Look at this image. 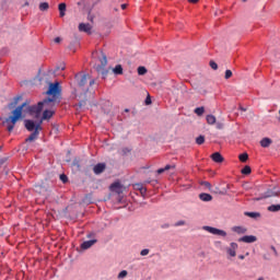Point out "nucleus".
<instances>
[{
    "label": "nucleus",
    "mask_w": 280,
    "mask_h": 280,
    "mask_svg": "<svg viewBox=\"0 0 280 280\" xmlns=\"http://www.w3.org/2000/svg\"><path fill=\"white\" fill-rule=\"evenodd\" d=\"M168 170H176V165H172V164L165 165L164 171L168 172Z\"/></svg>",
    "instance_id": "nucleus-45"
},
{
    "label": "nucleus",
    "mask_w": 280,
    "mask_h": 280,
    "mask_svg": "<svg viewBox=\"0 0 280 280\" xmlns=\"http://www.w3.org/2000/svg\"><path fill=\"white\" fill-rule=\"evenodd\" d=\"M141 187H143V184H136L135 185V188L138 189V191H139V189H141Z\"/></svg>",
    "instance_id": "nucleus-54"
},
{
    "label": "nucleus",
    "mask_w": 280,
    "mask_h": 280,
    "mask_svg": "<svg viewBox=\"0 0 280 280\" xmlns=\"http://www.w3.org/2000/svg\"><path fill=\"white\" fill-rule=\"evenodd\" d=\"M8 161V158L0 159V167L1 165H4V163Z\"/></svg>",
    "instance_id": "nucleus-50"
},
{
    "label": "nucleus",
    "mask_w": 280,
    "mask_h": 280,
    "mask_svg": "<svg viewBox=\"0 0 280 280\" xmlns=\"http://www.w3.org/2000/svg\"><path fill=\"white\" fill-rule=\"evenodd\" d=\"M240 110H242L243 113H246V108L245 107L240 106Z\"/></svg>",
    "instance_id": "nucleus-62"
},
{
    "label": "nucleus",
    "mask_w": 280,
    "mask_h": 280,
    "mask_svg": "<svg viewBox=\"0 0 280 280\" xmlns=\"http://www.w3.org/2000/svg\"><path fill=\"white\" fill-rule=\"evenodd\" d=\"M238 160L241 161V163H246L248 161V153L247 152L241 153L238 155Z\"/></svg>",
    "instance_id": "nucleus-31"
},
{
    "label": "nucleus",
    "mask_w": 280,
    "mask_h": 280,
    "mask_svg": "<svg viewBox=\"0 0 280 280\" xmlns=\"http://www.w3.org/2000/svg\"><path fill=\"white\" fill-rule=\"evenodd\" d=\"M78 45H80V42H78V39H75L69 44L68 49H70V51H73V54H75V49H77Z\"/></svg>",
    "instance_id": "nucleus-27"
},
{
    "label": "nucleus",
    "mask_w": 280,
    "mask_h": 280,
    "mask_svg": "<svg viewBox=\"0 0 280 280\" xmlns=\"http://www.w3.org/2000/svg\"><path fill=\"white\" fill-rule=\"evenodd\" d=\"M238 259H246V256H244V255H238Z\"/></svg>",
    "instance_id": "nucleus-61"
},
{
    "label": "nucleus",
    "mask_w": 280,
    "mask_h": 280,
    "mask_svg": "<svg viewBox=\"0 0 280 280\" xmlns=\"http://www.w3.org/2000/svg\"><path fill=\"white\" fill-rule=\"evenodd\" d=\"M86 12H88V20L91 21V23H93V19H95V16L91 14V12H93V7L88 8Z\"/></svg>",
    "instance_id": "nucleus-38"
},
{
    "label": "nucleus",
    "mask_w": 280,
    "mask_h": 280,
    "mask_svg": "<svg viewBox=\"0 0 280 280\" xmlns=\"http://www.w3.org/2000/svg\"><path fill=\"white\" fill-rule=\"evenodd\" d=\"M267 211H270L271 213H277L280 211V203L271 205L267 208Z\"/></svg>",
    "instance_id": "nucleus-26"
},
{
    "label": "nucleus",
    "mask_w": 280,
    "mask_h": 280,
    "mask_svg": "<svg viewBox=\"0 0 280 280\" xmlns=\"http://www.w3.org/2000/svg\"><path fill=\"white\" fill-rule=\"evenodd\" d=\"M93 84H95V79H92V80L90 81V86H93Z\"/></svg>",
    "instance_id": "nucleus-60"
},
{
    "label": "nucleus",
    "mask_w": 280,
    "mask_h": 280,
    "mask_svg": "<svg viewBox=\"0 0 280 280\" xmlns=\"http://www.w3.org/2000/svg\"><path fill=\"white\" fill-rule=\"evenodd\" d=\"M43 121H45L43 120V116L40 117L39 120H36V126L39 129V132H43Z\"/></svg>",
    "instance_id": "nucleus-39"
},
{
    "label": "nucleus",
    "mask_w": 280,
    "mask_h": 280,
    "mask_svg": "<svg viewBox=\"0 0 280 280\" xmlns=\"http://www.w3.org/2000/svg\"><path fill=\"white\" fill-rule=\"evenodd\" d=\"M260 145H261V148H270V145H272V139H270V138H262L260 140Z\"/></svg>",
    "instance_id": "nucleus-20"
},
{
    "label": "nucleus",
    "mask_w": 280,
    "mask_h": 280,
    "mask_svg": "<svg viewBox=\"0 0 280 280\" xmlns=\"http://www.w3.org/2000/svg\"><path fill=\"white\" fill-rule=\"evenodd\" d=\"M275 196H279V190H277V187H273L272 189H268L266 192H264L262 196L255 198V200L259 202V200H264L266 198H272Z\"/></svg>",
    "instance_id": "nucleus-7"
},
{
    "label": "nucleus",
    "mask_w": 280,
    "mask_h": 280,
    "mask_svg": "<svg viewBox=\"0 0 280 280\" xmlns=\"http://www.w3.org/2000/svg\"><path fill=\"white\" fill-rule=\"evenodd\" d=\"M93 26H91L89 23H80L79 24V32H84L85 34L91 35Z\"/></svg>",
    "instance_id": "nucleus-14"
},
{
    "label": "nucleus",
    "mask_w": 280,
    "mask_h": 280,
    "mask_svg": "<svg viewBox=\"0 0 280 280\" xmlns=\"http://www.w3.org/2000/svg\"><path fill=\"white\" fill-rule=\"evenodd\" d=\"M139 191H140V194H141V196L143 197V198H145V195L148 194V188H145V187H141V188H139Z\"/></svg>",
    "instance_id": "nucleus-44"
},
{
    "label": "nucleus",
    "mask_w": 280,
    "mask_h": 280,
    "mask_svg": "<svg viewBox=\"0 0 280 280\" xmlns=\"http://www.w3.org/2000/svg\"><path fill=\"white\" fill-rule=\"evenodd\" d=\"M81 160L80 158H74L73 161H72V166L73 167H77V170H80L81 168Z\"/></svg>",
    "instance_id": "nucleus-33"
},
{
    "label": "nucleus",
    "mask_w": 280,
    "mask_h": 280,
    "mask_svg": "<svg viewBox=\"0 0 280 280\" xmlns=\"http://www.w3.org/2000/svg\"><path fill=\"white\" fill-rule=\"evenodd\" d=\"M196 143H197V145H202L205 143V136L200 135L199 137H197Z\"/></svg>",
    "instance_id": "nucleus-37"
},
{
    "label": "nucleus",
    "mask_w": 280,
    "mask_h": 280,
    "mask_svg": "<svg viewBox=\"0 0 280 280\" xmlns=\"http://www.w3.org/2000/svg\"><path fill=\"white\" fill-rule=\"evenodd\" d=\"M271 250L275 253L276 257H279V253L277 252V247H275L273 245H271Z\"/></svg>",
    "instance_id": "nucleus-49"
},
{
    "label": "nucleus",
    "mask_w": 280,
    "mask_h": 280,
    "mask_svg": "<svg viewBox=\"0 0 280 280\" xmlns=\"http://www.w3.org/2000/svg\"><path fill=\"white\" fill-rule=\"evenodd\" d=\"M8 51H9L8 48H2V49L0 50V54L3 56V55H5V54H8Z\"/></svg>",
    "instance_id": "nucleus-51"
},
{
    "label": "nucleus",
    "mask_w": 280,
    "mask_h": 280,
    "mask_svg": "<svg viewBox=\"0 0 280 280\" xmlns=\"http://www.w3.org/2000/svg\"><path fill=\"white\" fill-rule=\"evenodd\" d=\"M145 106H150V104H152V98L149 96H147V98L144 100Z\"/></svg>",
    "instance_id": "nucleus-47"
},
{
    "label": "nucleus",
    "mask_w": 280,
    "mask_h": 280,
    "mask_svg": "<svg viewBox=\"0 0 280 280\" xmlns=\"http://www.w3.org/2000/svg\"><path fill=\"white\" fill-rule=\"evenodd\" d=\"M140 255H141L142 257H145V255H150V249H148V248L142 249V250L140 252Z\"/></svg>",
    "instance_id": "nucleus-46"
},
{
    "label": "nucleus",
    "mask_w": 280,
    "mask_h": 280,
    "mask_svg": "<svg viewBox=\"0 0 280 280\" xmlns=\"http://www.w3.org/2000/svg\"><path fill=\"white\" fill-rule=\"evenodd\" d=\"M59 179L61 180V183H63V185H67V183H69V177L67 176V174H60Z\"/></svg>",
    "instance_id": "nucleus-36"
},
{
    "label": "nucleus",
    "mask_w": 280,
    "mask_h": 280,
    "mask_svg": "<svg viewBox=\"0 0 280 280\" xmlns=\"http://www.w3.org/2000/svg\"><path fill=\"white\" fill-rule=\"evenodd\" d=\"M252 173H253V168H250L249 165H245V166L241 170V174H243V176H250Z\"/></svg>",
    "instance_id": "nucleus-25"
},
{
    "label": "nucleus",
    "mask_w": 280,
    "mask_h": 280,
    "mask_svg": "<svg viewBox=\"0 0 280 280\" xmlns=\"http://www.w3.org/2000/svg\"><path fill=\"white\" fill-rule=\"evenodd\" d=\"M206 121H207V124H209L210 126H213V124H215V121H217V119H215V116H213V115H207V117H206Z\"/></svg>",
    "instance_id": "nucleus-29"
},
{
    "label": "nucleus",
    "mask_w": 280,
    "mask_h": 280,
    "mask_svg": "<svg viewBox=\"0 0 280 280\" xmlns=\"http://www.w3.org/2000/svg\"><path fill=\"white\" fill-rule=\"evenodd\" d=\"M110 191L114 194H117L118 196H121L124 194V185H121L120 182H115L109 186Z\"/></svg>",
    "instance_id": "nucleus-9"
},
{
    "label": "nucleus",
    "mask_w": 280,
    "mask_h": 280,
    "mask_svg": "<svg viewBox=\"0 0 280 280\" xmlns=\"http://www.w3.org/2000/svg\"><path fill=\"white\" fill-rule=\"evenodd\" d=\"M45 110L42 113V120L49 121L54 115H56V110H54V107H44Z\"/></svg>",
    "instance_id": "nucleus-8"
},
{
    "label": "nucleus",
    "mask_w": 280,
    "mask_h": 280,
    "mask_svg": "<svg viewBox=\"0 0 280 280\" xmlns=\"http://www.w3.org/2000/svg\"><path fill=\"white\" fill-rule=\"evenodd\" d=\"M39 189H43V191H47V188H45V186H39Z\"/></svg>",
    "instance_id": "nucleus-63"
},
{
    "label": "nucleus",
    "mask_w": 280,
    "mask_h": 280,
    "mask_svg": "<svg viewBox=\"0 0 280 280\" xmlns=\"http://www.w3.org/2000/svg\"><path fill=\"white\" fill-rule=\"evenodd\" d=\"M198 1H200V0H188V3H194V4H196V3H198Z\"/></svg>",
    "instance_id": "nucleus-58"
},
{
    "label": "nucleus",
    "mask_w": 280,
    "mask_h": 280,
    "mask_svg": "<svg viewBox=\"0 0 280 280\" xmlns=\"http://www.w3.org/2000/svg\"><path fill=\"white\" fill-rule=\"evenodd\" d=\"M23 100V96L18 95L13 98V102L9 103V108H16V104Z\"/></svg>",
    "instance_id": "nucleus-23"
},
{
    "label": "nucleus",
    "mask_w": 280,
    "mask_h": 280,
    "mask_svg": "<svg viewBox=\"0 0 280 280\" xmlns=\"http://www.w3.org/2000/svg\"><path fill=\"white\" fill-rule=\"evenodd\" d=\"M113 73L115 75H124V67H121V65H116L113 69Z\"/></svg>",
    "instance_id": "nucleus-24"
},
{
    "label": "nucleus",
    "mask_w": 280,
    "mask_h": 280,
    "mask_svg": "<svg viewBox=\"0 0 280 280\" xmlns=\"http://www.w3.org/2000/svg\"><path fill=\"white\" fill-rule=\"evenodd\" d=\"M125 113H130V109L129 108H125Z\"/></svg>",
    "instance_id": "nucleus-64"
},
{
    "label": "nucleus",
    "mask_w": 280,
    "mask_h": 280,
    "mask_svg": "<svg viewBox=\"0 0 280 280\" xmlns=\"http://www.w3.org/2000/svg\"><path fill=\"white\" fill-rule=\"evenodd\" d=\"M237 248H240V245H237V243H235V242H232L230 244V247H226V253L230 255V257H236Z\"/></svg>",
    "instance_id": "nucleus-11"
},
{
    "label": "nucleus",
    "mask_w": 280,
    "mask_h": 280,
    "mask_svg": "<svg viewBox=\"0 0 280 280\" xmlns=\"http://www.w3.org/2000/svg\"><path fill=\"white\" fill-rule=\"evenodd\" d=\"M199 185H201V187H207V189L211 190V183L209 182H200Z\"/></svg>",
    "instance_id": "nucleus-42"
},
{
    "label": "nucleus",
    "mask_w": 280,
    "mask_h": 280,
    "mask_svg": "<svg viewBox=\"0 0 280 280\" xmlns=\"http://www.w3.org/2000/svg\"><path fill=\"white\" fill-rule=\"evenodd\" d=\"M238 242H243L244 244H255L257 242V236L255 235H244L238 238Z\"/></svg>",
    "instance_id": "nucleus-12"
},
{
    "label": "nucleus",
    "mask_w": 280,
    "mask_h": 280,
    "mask_svg": "<svg viewBox=\"0 0 280 280\" xmlns=\"http://www.w3.org/2000/svg\"><path fill=\"white\" fill-rule=\"evenodd\" d=\"M210 159L214 162V163H224V156L221 155L220 152H214L210 155Z\"/></svg>",
    "instance_id": "nucleus-15"
},
{
    "label": "nucleus",
    "mask_w": 280,
    "mask_h": 280,
    "mask_svg": "<svg viewBox=\"0 0 280 280\" xmlns=\"http://www.w3.org/2000/svg\"><path fill=\"white\" fill-rule=\"evenodd\" d=\"M232 231L234 233H237V235H244L246 233H248V229L242 226V225H236L232 228Z\"/></svg>",
    "instance_id": "nucleus-16"
},
{
    "label": "nucleus",
    "mask_w": 280,
    "mask_h": 280,
    "mask_svg": "<svg viewBox=\"0 0 280 280\" xmlns=\"http://www.w3.org/2000/svg\"><path fill=\"white\" fill-rule=\"evenodd\" d=\"M39 10L40 12H46V10H49V3L48 2L39 3Z\"/></svg>",
    "instance_id": "nucleus-34"
},
{
    "label": "nucleus",
    "mask_w": 280,
    "mask_h": 280,
    "mask_svg": "<svg viewBox=\"0 0 280 280\" xmlns=\"http://www.w3.org/2000/svg\"><path fill=\"white\" fill-rule=\"evenodd\" d=\"M211 69H213V71H218V63L213 60H210L209 62Z\"/></svg>",
    "instance_id": "nucleus-43"
},
{
    "label": "nucleus",
    "mask_w": 280,
    "mask_h": 280,
    "mask_svg": "<svg viewBox=\"0 0 280 280\" xmlns=\"http://www.w3.org/2000/svg\"><path fill=\"white\" fill-rule=\"evenodd\" d=\"M45 95L47 96L44 100L51 108H54L58 100H60V95H62V86L60 85V82H50L48 84V90L45 92Z\"/></svg>",
    "instance_id": "nucleus-2"
},
{
    "label": "nucleus",
    "mask_w": 280,
    "mask_h": 280,
    "mask_svg": "<svg viewBox=\"0 0 280 280\" xmlns=\"http://www.w3.org/2000/svg\"><path fill=\"white\" fill-rule=\"evenodd\" d=\"M162 229H170V223L163 224Z\"/></svg>",
    "instance_id": "nucleus-59"
},
{
    "label": "nucleus",
    "mask_w": 280,
    "mask_h": 280,
    "mask_svg": "<svg viewBox=\"0 0 280 280\" xmlns=\"http://www.w3.org/2000/svg\"><path fill=\"white\" fill-rule=\"evenodd\" d=\"M24 128L27 130V132H31V135L24 140L25 143H34L40 137V130L38 129V126L36 125V120L34 119H25L24 120Z\"/></svg>",
    "instance_id": "nucleus-3"
},
{
    "label": "nucleus",
    "mask_w": 280,
    "mask_h": 280,
    "mask_svg": "<svg viewBox=\"0 0 280 280\" xmlns=\"http://www.w3.org/2000/svg\"><path fill=\"white\" fill-rule=\"evenodd\" d=\"M91 237H95V233L94 232H91V233L88 234V238L91 240Z\"/></svg>",
    "instance_id": "nucleus-55"
},
{
    "label": "nucleus",
    "mask_w": 280,
    "mask_h": 280,
    "mask_svg": "<svg viewBox=\"0 0 280 280\" xmlns=\"http://www.w3.org/2000/svg\"><path fill=\"white\" fill-rule=\"evenodd\" d=\"M74 80H75L78 86H80V89H82V88L86 86V82H89V74L78 72L74 75Z\"/></svg>",
    "instance_id": "nucleus-5"
},
{
    "label": "nucleus",
    "mask_w": 280,
    "mask_h": 280,
    "mask_svg": "<svg viewBox=\"0 0 280 280\" xmlns=\"http://www.w3.org/2000/svg\"><path fill=\"white\" fill-rule=\"evenodd\" d=\"M106 65H108L106 54L102 52L101 65H97V67H106Z\"/></svg>",
    "instance_id": "nucleus-30"
},
{
    "label": "nucleus",
    "mask_w": 280,
    "mask_h": 280,
    "mask_svg": "<svg viewBox=\"0 0 280 280\" xmlns=\"http://www.w3.org/2000/svg\"><path fill=\"white\" fill-rule=\"evenodd\" d=\"M195 115H197L198 117H202V115H205V106H200V107H196L194 109Z\"/></svg>",
    "instance_id": "nucleus-28"
},
{
    "label": "nucleus",
    "mask_w": 280,
    "mask_h": 280,
    "mask_svg": "<svg viewBox=\"0 0 280 280\" xmlns=\"http://www.w3.org/2000/svg\"><path fill=\"white\" fill-rule=\"evenodd\" d=\"M225 80H231V78H233V71L231 70H225V75H224Z\"/></svg>",
    "instance_id": "nucleus-41"
},
{
    "label": "nucleus",
    "mask_w": 280,
    "mask_h": 280,
    "mask_svg": "<svg viewBox=\"0 0 280 280\" xmlns=\"http://www.w3.org/2000/svg\"><path fill=\"white\" fill-rule=\"evenodd\" d=\"M94 244H97V240L93 238L90 241H84L81 245L80 248L81 250H89V248H91L92 246H94Z\"/></svg>",
    "instance_id": "nucleus-13"
},
{
    "label": "nucleus",
    "mask_w": 280,
    "mask_h": 280,
    "mask_svg": "<svg viewBox=\"0 0 280 280\" xmlns=\"http://www.w3.org/2000/svg\"><path fill=\"white\" fill-rule=\"evenodd\" d=\"M96 71L97 73H101L103 80H106V78L108 77V70H106V68H104L103 66H96Z\"/></svg>",
    "instance_id": "nucleus-18"
},
{
    "label": "nucleus",
    "mask_w": 280,
    "mask_h": 280,
    "mask_svg": "<svg viewBox=\"0 0 280 280\" xmlns=\"http://www.w3.org/2000/svg\"><path fill=\"white\" fill-rule=\"evenodd\" d=\"M54 40H55V43H62V38L61 37H56Z\"/></svg>",
    "instance_id": "nucleus-56"
},
{
    "label": "nucleus",
    "mask_w": 280,
    "mask_h": 280,
    "mask_svg": "<svg viewBox=\"0 0 280 280\" xmlns=\"http://www.w3.org/2000/svg\"><path fill=\"white\" fill-rule=\"evenodd\" d=\"M137 71H138V75H145V73H148V68L143 66H139Z\"/></svg>",
    "instance_id": "nucleus-32"
},
{
    "label": "nucleus",
    "mask_w": 280,
    "mask_h": 280,
    "mask_svg": "<svg viewBox=\"0 0 280 280\" xmlns=\"http://www.w3.org/2000/svg\"><path fill=\"white\" fill-rule=\"evenodd\" d=\"M244 215H246L247 218H252V220H257V218H261V213L259 212H244Z\"/></svg>",
    "instance_id": "nucleus-22"
},
{
    "label": "nucleus",
    "mask_w": 280,
    "mask_h": 280,
    "mask_svg": "<svg viewBox=\"0 0 280 280\" xmlns=\"http://www.w3.org/2000/svg\"><path fill=\"white\" fill-rule=\"evenodd\" d=\"M186 222L180 220V221H177L174 226H185Z\"/></svg>",
    "instance_id": "nucleus-48"
},
{
    "label": "nucleus",
    "mask_w": 280,
    "mask_h": 280,
    "mask_svg": "<svg viewBox=\"0 0 280 280\" xmlns=\"http://www.w3.org/2000/svg\"><path fill=\"white\" fill-rule=\"evenodd\" d=\"M199 199H201L202 202H211V200H213V196L209 192H201L199 194Z\"/></svg>",
    "instance_id": "nucleus-17"
},
{
    "label": "nucleus",
    "mask_w": 280,
    "mask_h": 280,
    "mask_svg": "<svg viewBox=\"0 0 280 280\" xmlns=\"http://www.w3.org/2000/svg\"><path fill=\"white\" fill-rule=\"evenodd\" d=\"M58 10H59V16L60 19L65 18V14H67V3L61 2L58 4Z\"/></svg>",
    "instance_id": "nucleus-19"
},
{
    "label": "nucleus",
    "mask_w": 280,
    "mask_h": 280,
    "mask_svg": "<svg viewBox=\"0 0 280 280\" xmlns=\"http://www.w3.org/2000/svg\"><path fill=\"white\" fill-rule=\"evenodd\" d=\"M144 185H152V187H156V185H159V180H156V179H145Z\"/></svg>",
    "instance_id": "nucleus-35"
},
{
    "label": "nucleus",
    "mask_w": 280,
    "mask_h": 280,
    "mask_svg": "<svg viewBox=\"0 0 280 280\" xmlns=\"http://www.w3.org/2000/svg\"><path fill=\"white\" fill-rule=\"evenodd\" d=\"M45 108H51V107L45 100H43V101H39L37 104L26 105L24 113H27L31 117H34L35 115V119H38V117L43 115V110H45Z\"/></svg>",
    "instance_id": "nucleus-4"
},
{
    "label": "nucleus",
    "mask_w": 280,
    "mask_h": 280,
    "mask_svg": "<svg viewBox=\"0 0 280 280\" xmlns=\"http://www.w3.org/2000/svg\"><path fill=\"white\" fill-rule=\"evenodd\" d=\"M77 5L81 8V10H85V11H88L89 8H91L89 7V0H80L79 2H77Z\"/></svg>",
    "instance_id": "nucleus-21"
},
{
    "label": "nucleus",
    "mask_w": 280,
    "mask_h": 280,
    "mask_svg": "<svg viewBox=\"0 0 280 280\" xmlns=\"http://www.w3.org/2000/svg\"><path fill=\"white\" fill-rule=\"evenodd\" d=\"M203 231L211 233L212 235H220L221 237H226V231L220 230L218 228L206 225L203 226Z\"/></svg>",
    "instance_id": "nucleus-6"
},
{
    "label": "nucleus",
    "mask_w": 280,
    "mask_h": 280,
    "mask_svg": "<svg viewBox=\"0 0 280 280\" xmlns=\"http://www.w3.org/2000/svg\"><path fill=\"white\" fill-rule=\"evenodd\" d=\"M120 8H121V10H126V9L128 8V4L122 3V4L120 5Z\"/></svg>",
    "instance_id": "nucleus-57"
},
{
    "label": "nucleus",
    "mask_w": 280,
    "mask_h": 280,
    "mask_svg": "<svg viewBox=\"0 0 280 280\" xmlns=\"http://www.w3.org/2000/svg\"><path fill=\"white\" fill-rule=\"evenodd\" d=\"M130 152V149L128 148H122V154H128Z\"/></svg>",
    "instance_id": "nucleus-53"
},
{
    "label": "nucleus",
    "mask_w": 280,
    "mask_h": 280,
    "mask_svg": "<svg viewBox=\"0 0 280 280\" xmlns=\"http://www.w3.org/2000/svg\"><path fill=\"white\" fill-rule=\"evenodd\" d=\"M126 277H128V271L127 270H121L118 273V279H126Z\"/></svg>",
    "instance_id": "nucleus-40"
},
{
    "label": "nucleus",
    "mask_w": 280,
    "mask_h": 280,
    "mask_svg": "<svg viewBox=\"0 0 280 280\" xmlns=\"http://www.w3.org/2000/svg\"><path fill=\"white\" fill-rule=\"evenodd\" d=\"M28 104L30 102L25 101L11 112V116H9L2 121V126L7 125L8 132H12V130H14V126H16V122L23 119V113H25V109L27 108Z\"/></svg>",
    "instance_id": "nucleus-1"
},
{
    "label": "nucleus",
    "mask_w": 280,
    "mask_h": 280,
    "mask_svg": "<svg viewBox=\"0 0 280 280\" xmlns=\"http://www.w3.org/2000/svg\"><path fill=\"white\" fill-rule=\"evenodd\" d=\"M104 172H106V163L101 162L93 166V173L96 176H100V174H104Z\"/></svg>",
    "instance_id": "nucleus-10"
},
{
    "label": "nucleus",
    "mask_w": 280,
    "mask_h": 280,
    "mask_svg": "<svg viewBox=\"0 0 280 280\" xmlns=\"http://www.w3.org/2000/svg\"><path fill=\"white\" fill-rule=\"evenodd\" d=\"M164 172H165V167H162L156 171V174H164Z\"/></svg>",
    "instance_id": "nucleus-52"
}]
</instances>
